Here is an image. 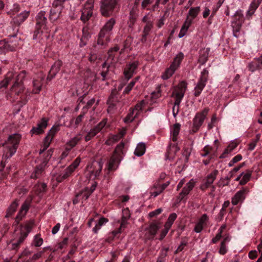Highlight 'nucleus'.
<instances>
[{
	"label": "nucleus",
	"mask_w": 262,
	"mask_h": 262,
	"mask_svg": "<svg viewBox=\"0 0 262 262\" xmlns=\"http://www.w3.org/2000/svg\"><path fill=\"white\" fill-rule=\"evenodd\" d=\"M26 76V72L25 70L20 72L18 74L12 71L8 72L5 78L0 82V92L4 91L8 85L12 82L13 84L11 88L12 93L19 96L25 90L23 81Z\"/></svg>",
	"instance_id": "nucleus-1"
},
{
	"label": "nucleus",
	"mask_w": 262,
	"mask_h": 262,
	"mask_svg": "<svg viewBox=\"0 0 262 262\" xmlns=\"http://www.w3.org/2000/svg\"><path fill=\"white\" fill-rule=\"evenodd\" d=\"M20 138L19 134H13L10 135L7 141L3 144V146L5 147L4 157L5 159L11 158L16 152Z\"/></svg>",
	"instance_id": "nucleus-2"
},
{
	"label": "nucleus",
	"mask_w": 262,
	"mask_h": 262,
	"mask_svg": "<svg viewBox=\"0 0 262 262\" xmlns=\"http://www.w3.org/2000/svg\"><path fill=\"white\" fill-rule=\"evenodd\" d=\"M124 143L123 142L116 146L108 163L107 168L109 171L115 170L118 168L124 155Z\"/></svg>",
	"instance_id": "nucleus-3"
},
{
	"label": "nucleus",
	"mask_w": 262,
	"mask_h": 262,
	"mask_svg": "<svg viewBox=\"0 0 262 262\" xmlns=\"http://www.w3.org/2000/svg\"><path fill=\"white\" fill-rule=\"evenodd\" d=\"M46 14L45 11H40L35 17L36 24L35 29L33 35V39H36L38 37V35H41L43 31H48L49 30Z\"/></svg>",
	"instance_id": "nucleus-4"
},
{
	"label": "nucleus",
	"mask_w": 262,
	"mask_h": 262,
	"mask_svg": "<svg viewBox=\"0 0 262 262\" xmlns=\"http://www.w3.org/2000/svg\"><path fill=\"white\" fill-rule=\"evenodd\" d=\"M184 58V55L182 52H179L174 58L173 61L169 68H167L161 75V78L163 80L169 79L174 73L180 66L181 63Z\"/></svg>",
	"instance_id": "nucleus-5"
},
{
	"label": "nucleus",
	"mask_w": 262,
	"mask_h": 262,
	"mask_svg": "<svg viewBox=\"0 0 262 262\" xmlns=\"http://www.w3.org/2000/svg\"><path fill=\"white\" fill-rule=\"evenodd\" d=\"M119 0H101L100 11L102 16L109 17L114 15Z\"/></svg>",
	"instance_id": "nucleus-6"
},
{
	"label": "nucleus",
	"mask_w": 262,
	"mask_h": 262,
	"mask_svg": "<svg viewBox=\"0 0 262 262\" xmlns=\"http://www.w3.org/2000/svg\"><path fill=\"white\" fill-rule=\"evenodd\" d=\"M33 222L32 221L26 223L24 226L20 225V236L18 239L16 241L14 240L12 245V249L15 250L19 247L20 244L23 243L25 239L28 236L29 233L30 232L33 225Z\"/></svg>",
	"instance_id": "nucleus-7"
},
{
	"label": "nucleus",
	"mask_w": 262,
	"mask_h": 262,
	"mask_svg": "<svg viewBox=\"0 0 262 262\" xmlns=\"http://www.w3.org/2000/svg\"><path fill=\"white\" fill-rule=\"evenodd\" d=\"M209 109L208 107L205 108L201 112L196 114L193 119V125L191 129L190 130V134L196 133L202 125L206 116L209 112Z\"/></svg>",
	"instance_id": "nucleus-8"
},
{
	"label": "nucleus",
	"mask_w": 262,
	"mask_h": 262,
	"mask_svg": "<svg viewBox=\"0 0 262 262\" xmlns=\"http://www.w3.org/2000/svg\"><path fill=\"white\" fill-rule=\"evenodd\" d=\"M18 39L10 40L5 39L0 40V54H5L9 52H13L18 46Z\"/></svg>",
	"instance_id": "nucleus-9"
},
{
	"label": "nucleus",
	"mask_w": 262,
	"mask_h": 262,
	"mask_svg": "<svg viewBox=\"0 0 262 262\" xmlns=\"http://www.w3.org/2000/svg\"><path fill=\"white\" fill-rule=\"evenodd\" d=\"M208 71L207 69H204L201 72L199 81L194 88V95L195 97H198L201 94L208 81Z\"/></svg>",
	"instance_id": "nucleus-10"
},
{
	"label": "nucleus",
	"mask_w": 262,
	"mask_h": 262,
	"mask_svg": "<svg viewBox=\"0 0 262 262\" xmlns=\"http://www.w3.org/2000/svg\"><path fill=\"white\" fill-rule=\"evenodd\" d=\"M94 0H88L81 10L80 19L83 23L87 21L92 16L94 8Z\"/></svg>",
	"instance_id": "nucleus-11"
},
{
	"label": "nucleus",
	"mask_w": 262,
	"mask_h": 262,
	"mask_svg": "<svg viewBox=\"0 0 262 262\" xmlns=\"http://www.w3.org/2000/svg\"><path fill=\"white\" fill-rule=\"evenodd\" d=\"M233 17L234 20L232 22L233 35L237 37V33L239 32L244 21V16L242 10H237L234 14Z\"/></svg>",
	"instance_id": "nucleus-12"
},
{
	"label": "nucleus",
	"mask_w": 262,
	"mask_h": 262,
	"mask_svg": "<svg viewBox=\"0 0 262 262\" xmlns=\"http://www.w3.org/2000/svg\"><path fill=\"white\" fill-rule=\"evenodd\" d=\"M219 173V171L216 169L214 170L203 180L202 183L200 186L201 190L204 191L211 186L213 182Z\"/></svg>",
	"instance_id": "nucleus-13"
},
{
	"label": "nucleus",
	"mask_w": 262,
	"mask_h": 262,
	"mask_svg": "<svg viewBox=\"0 0 262 262\" xmlns=\"http://www.w3.org/2000/svg\"><path fill=\"white\" fill-rule=\"evenodd\" d=\"M139 66V62L138 61H134L126 65L124 69L123 74L127 80H128L133 77Z\"/></svg>",
	"instance_id": "nucleus-14"
},
{
	"label": "nucleus",
	"mask_w": 262,
	"mask_h": 262,
	"mask_svg": "<svg viewBox=\"0 0 262 262\" xmlns=\"http://www.w3.org/2000/svg\"><path fill=\"white\" fill-rule=\"evenodd\" d=\"M19 30V27L18 26L12 24L11 22L10 26L7 28L5 32L6 35L8 37V39L15 40L18 38L19 42L20 40V37L17 36Z\"/></svg>",
	"instance_id": "nucleus-15"
},
{
	"label": "nucleus",
	"mask_w": 262,
	"mask_h": 262,
	"mask_svg": "<svg viewBox=\"0 0 262 262\" xmlns=\"http://www.w3.org/2000/svg\"><path fill=\"white\" fill-rule=\"evenodd\" d=\"M62 65V62L61 60H58L54 62L49 72L48 75L47 77V81H50L55 77L57 74L60 70Z\"/></svg>",
	"instance_id": "nucleus-16"
},
{
	"label": "nucleus",
	"mask_w": 262,
	"mask_h": 262,
	"mask_svg": "<svg viewBox=\"0 0 262 262\" xmlns=\"http://www.w3.org/2000/svg\"><path fill=\"white\" fill-rule=\"evenodd\" d=\"M49 119L46 118H42L40 121L38 122L37 126L33 127L31 130L32 134L39 135L44 133V130L48 126Z\"/></svg>",
	"instance_id": "nucleus-17"
},
{
	"label": "nucleus",
	"mask_w": 262,
	"mask_h": 262,
	"mask_svg": "<svg viewBox=\"0 0 262 262\" xmlns=\"http://www.w3.org/2000/svg\"><path fill=\"white\" fill-rule=\"evenodd\" d=\"M30 11L25 10L16 15H15L12 17V19L11 21L12 24L19 27L20 25L28 17Z\"/></svg>",
	"instance_id": "nucleus-18"
},
{
	"label": "nucleus",
	"mask_w": 262,
	"mask_h": 262,
	"mask_svg": "<svg viewBox=\"0 0 262 262\" xmlns=\"http://www.w3.org/2000/svg\"><path fill=\"white\" fill-rule=\"evenodd\" d=\"M249 190L247 188H243L242 190L238 191L232 199V203L233 205H236L241 202H243Z\"/></svg>",
	"instance_id": "nucleus-19"
},
{
	"label": "nucleus",
	"mask_w": 262,
	"mask_h": 262,
	"mask_svg": "<svg viewBox=\"0 0 262 262\" xmlns=\"http://www.w3.org/2000/svg\"><path fill=\"white\" fill-rule=\"evenodd\" d=\"M52 6L50 10L49 19L53 23L60 17L63 7L62 5Z\"/></svg>",
	"instance_id": "nucleus-20"
},
{
	"label": "nucleus",
	"mask_w": 262,
	"mask_h": 262,
	"mask_svg": "<svg viewBox=\"0 0 262 262\" xmlns=\"http://www.w3.org/2000/svg\"><path fill=\"white\" fill-rule=\"evenodd\" d=\"M247 68L251 72L262 70V55L259 57L254 58L253 61L249 63Z\"/></svg>",
	"instance_id": "nucleus-21"
},
{
	"label": "nucleus",
	"mask_w": 262,
	"mask_h": 262,
	"mask_svg": "<svg viewBox=\"0 0 262 262\" xmlns=\"http://www.w3.org/2000/svg\"><path fill=\"white\" fill-rule=\"evenodd\" d=\"M160 229V223L158 222H152L149 227L147 229V238L153 239L156 235L158 230Z\"/></svg>",
	"instance_id": "nucleus-22"
},
{
	"label": "nucleus",
	"mask_w": 262,
	"mask_h": 262,
	"mask_svg": "<svg viewBox=\"0 0 262 262\" xmlns=\"http://www.w3.org/2000/svg\"><path fill=\"white\" fill-rule=\"evenodd\" d=\"M119 101V93L116 89L112 90L111 93L107 100V104L109 105L108 109L113 108L117 102Z\"/></svg>",
	"instance_id": "nucleus-23"
},
{
	"label": "nucleus",
	"mask_w": 262,
	"mask_h": 262,
	"mask_svg": "<svg viewBox=\"0 0 262 262\" xmlns=\"http://www.w3.org/2000/svg\"><path fill=\"white\" fill-rule=\"evenodd\" d=\"M93 169L89 170V173L90 174V178L95 179L98 177L102 170V165L98 162H94L93 165Z\"/></svg>",
	"instance_id": "nucleus-24"
},
{
	"label": "nucleus",
	"mask_w": 262,
	"mask_h": 262,
	"mask_svg": "<svg viewBox=\"0 0 262 262\" xmlns=\"http://www.w3.org/2000/svg\"><path fill=\"white\" fill-rule=\"evenodd\" d=\"M29 209V205L26 202L21 205L20 210L19 211L17 216L15 218L14 225H18L19 222L25 216L26 213Z\"/></svg>",
	"instance_id": "nucleus-25"
},
{
	"label": "nucleus",
	"mask_w": 262,
	"mask_h": 262,
	"mask_svg": "<svg viewBox=\"0 0 262 262\" xmlns=\"http://www.w3.org/2000/svg\"><path fill=\"white\" fill-rule=\"evenodd\" d=\"M82 135L81 134H78L74 137L72 138L66 145V150L70 151L74 147L77 143L82 139Z\"/></svg>",
	"instance_id": "nucleus-26"
},
{
	"label": "nucleus",
	"mask_w": 262,
	"mask_h": 262,
	"mask_svg": "<svg viewBox=\"0 0 262 262\" xmlns=\"http://www.w3.org/2000/svg\"><path fill=\"white\" fill-rule=\"evenodd\" d=\"M116 21L114 18H110L104 25L102 29L100 30L102 34H107L110 35L111 31L112 30Z\"/></svg>",
	"instance_id": "nucleus-27"
},
{
	"label": "nucleus",
	"mask_w": 262,
	"mask_h": 262,
	"mask_svg": "<svg viewBox=\"0 0 262 262\" xmlns=\"http://www.w3.org/2000/svg\"><path fill=\"white\" fill-rule=\"evenodd\" d=\"M210 52V48L202 49L199 51V57L198 61L202 65L204 64L208 60V55Z\"/></svg>",
	"instance_id": "nucleus-28"
},
{
	"label": "nucleus",
	"mask_w": 262,
	"mask_h": 262,
	"mask_svg": "<svg viewBox=\"0 0 262 262\" xmlns=\"http://www.w3.org/2000/svg\"><path fill=\"white\" fill-rule=\"evenodd\" d=\"M18 205V201L17 200H15L7 209L5 217L9 218L12 216L16 212Z\"/></svg>",
	"instance_id": "nucleus-29"
},
{
	"label": "nucleus",
	"mask_w": 262,
	"mask_h": 262,
	"mask_svg": "<svg viewBox=\"0 0 262 262\" xmlns=\"http://www.w3.org/2000/svg\"><path fill=\"white\" fill-rule=\"evenodd\" d=\"M91 37V34L89 32V28L85 26L82 28V35L80 39V46L81 47L85 46L88 40Z\"/></svg>",
	"instance_id": "nucleus-30"
},
{
	"label": "nucleus",
	"mask_w": 262,
	"mask_h": 262,
	"mask_svg": "<svg viewBox=\"0 0 262 262\" xmlns=\"http://www.w3.org/2000/svg\"><path fill=\"white\" fill-rule=\"evenodd\" d=\"M46 163H42L36 166L34 172L31 174V178L32 179H37L39 178L41 173L43 172Z\"/></svg>",
	"instance_id": "nucleus-31"
},
{
	"label": "nucleus",
	"mask_w": 262,
	"mask_h": 262,
	"mask_svg": "<svg viewBox=\"0 0 262 262\" xmlns=\"http://www.w3.org/2000/svg\"><path fill=\"white\" fill-rule=\"evenodd\" d=\"M261 1L262 0H253L250 5L249 9L247 12V16L251 17L253 15L255 10L260 4Z\"/></svg>",
	"instance_id": "nucleus-32"
},
{
	"label": "nucleus",
	"mask_w": 262,
	"mask_h": 262,
	"mask_svg": "<svg viewBox=\"0 0 262 262\" xmlns=\"http://www.w3.org/2000/svg\"><path fill=\"white\" fill-rule=\"evenodd\" d=\"M195 185V181L193 179H191L183 187L182 192L185 195H187L193 189Z\"/></svg>",
	"instance_id": "nucleus-33"
},
{
	"label": "nucleus",
	"mask_w": 262,
	"mask_h": 262,
	"mask_svg": "<svg viewBox=\"0 0 262 262\" xmlns=\"http://www.w3.org/2000/svg\"><path fill=\"white\" fill-rule=\"evenodd\" d=\"M20 6L17 4H14L12 7L9 8L8 6H6L7 13L10 15V17H13L15 15L18 13L20 11Z\"/></svg>",
	"instance_id": "nucleus-34"
},
{
	"label": "nucleus",
	"mask_w": 262,
	"mask_h": 262,
	"mask_svg": "<svg viewBox=\"0 0 262 262\" xmlns=\"http://www.w3.org/2000/svg\"><path fill=\"white\" fill-rule=\"evenodd\" d=\"M187 88V82L185 81H182L178 84V85L175 86L173 92L175 93H178L179 94H181L180 93H182L183 95H184Z\"/></svg>",
	"instance_id": "nucleus-35"
},
{
	"label": "nucleus",
	"mask_w": 262,
	"mask_h": 262,
	"mask_svg": "<svg viewBox=\"0 0 262 262\" xmlns=\"http://www.w3.org/2000/svg\"><path fill=\"white\" fill-rule=\"evenodd\" d=\"M181 125L179 123H176L173 125L171 130L172 141L176 142L178 140V137L180 133Z\"/></svg>",
	"instance_id": "nucleus-36"
},
{
	"label": "nucleus",
	"mask_w": 262,
	"mask_h": 262,
	"mask_svg": "<svg viewBox=\"0 0 262 262\" xmlns=\"http://www.w3.org/2000/svg\"><path fill=\"white\" fill-rule=\"evenodd\" d=\"M145 150V144L142 142H140L139 144H138L135 150L134 154L138 157L142 156L144 154Z\"/></svg>",
	"instance_id": "nucleus-37"
},
{
	"label": "nucleus",
	"mask_w": 262,
	"mask_h": 262,
	"mask_svg": "<svg viewBox=\"0 0 262 262\" xmlns=\"http://www.w3.org/2000/svg\"><path fill=\"white\" fill-rule=\"evenodd\" d=\"M53 139L52 137L47 134L43 140V145L41 147L42 148L39 150V154H42L48 148Z\"/></svg>",
	"instance_id": "nucleus-38"
},
{
	"label": "nucleus",
	"mask_w": 262,
	"mask_h": 262,
	"mask_svg": "<svg viewBox=\"0 0 262 262\" xmlns=\"http://www.w3.org/2000/svg\"><path fill=\"white\" fill-rule=\"evenodd\" d=\"M138 10L132 9L129 13V27H132L135 24L138 17Z\"/></svg>",
	"instance_id": "nucleus-39"
},
{
	"label": "nucleus",
	"mask_w": 262,
	"mask_h": 262,
	"mask_svg": "<svg viewBox=\"0 0 262 262\" xmlns=\"http://www.w3.org/2000/svg\"><path fill=\"white\" fill-rule=\"evenodd\" d=\"M163 191V190L161 188V184L159 183H156L154 184L152 188V191L151 192V195L154 197H156Z\"/></svg>",
	"instance_id": "nucleus-40"
},
{
	"label": "nucleus",
	"mask_w": 262,
	"mask_h": 262,
	"mask_svg": "<svg viewBox=\"0 0 262 262\" xmlns=\"http://www.w3.org/2000/svg\"><path fill=\"white\" fill-rule=\"evenodd\" d=\"M110 40V36L107 34H102L101 32H99L97 40L98 45L103 46L107 43Z\"/></svg>",
	"instance_id": "nucleus-41"
},
{
	"label": "nucleus",
	"mask_w": 262,
	"mask_h": 262,
	"mask_svg": "<svg viewBox=\"0 0 262 262\" xmlns=\"http://www.w3.org/2000/svg\"><path fill=\"white\" fill-rule=\"evenodd\" d=\"M132 108H130L129 112L127 116L124 119V122L126 123H130L134 120V119L138 117V116L135 113Z\"/></svg>",
	"instance_id": "nucleus-42"
},
{
	"label": "nucleus",
	"mask_w": 262,
	"mask_h": 262,
	"mask_svg": "<svg viewBox=\"0 0 262 262\" xmlns=\"http://www.w3.org/2000/svg\"><path fill=\"white\" fill-rule=\"evenodd\" d=\"M146 103L147 102L145 100H142L137 103L135 107L132 108V110H134L135 112H136V114L139 116L140 112L142 111L143 107L145 106Z\"/></svg>",
	"instance_id": "nucleus-43"
},
{
	"label": "nucleus",
	"mask_w": 262,
	"mask_h": 262,
	"mask_svg": "<svg viewBox=\"0 0 262 262\" xmlns=\"http://www.w3.org/2000/svg\"><path fill=\"white\" fill-rule=\"evenodd\" d=\"M41 80L36 79L34 80L33 81V89L32 90V92L34 94H38L40 91L41 86H42V82Z\"/></svg>",
	"instance_id": "nucleus-44"
},
{
	"label": "nucleus",
	"mask_w": 262,
	"mask_h": 262,
	"mask_svg": "<svg viewBox=\"0 0 262 262\" xmlns=\"http://www.w3.org/2000/svg\"><path fill=\"white\" fill-rule=\"evenodd\" d=\"M200 11L201 8L199 6L191 7L187 16H189V17L193 19L198 16Z\"/></svg>",
	"instance_id": "nucleus-45"
},
{
	"label": "nucleus",
	"mask_w": 262,
	"mask_h": 262,
	"mask_svg": "<svg viewBox=\"0 0 262 262\" xmlns=\"http://www.w3.org/2000/svg\"><path fill=\"white\" fill-rule=\"evenodd\" d=\"M119 50V47L118 45H116L113 48H111L109 49L107 54H108V58H107V61L111 60L112 62L114 60V57L115 56V54L117 52H118Z\"/></svg>",
	"instance_id": "nucleus-46"
},
{
	"label": "nucleus",
	"mask_w": 262,
	"mask_h": 262,
	"mask_svg": "<svg viewBox=\"0 0 262 262\" xmlns=\"http://www.w3.org/2000/svg\"><path fill=\"white\" fill-rule=\"evenodd\" d=\"M177 217V215L176 213H171L169 215L167 221L164 224V227H167V228L170 229Z\"/></svg>",
	"instance_id": "nucleus-47"
},
{
	"label": "nucleus",
	"mask_w": 262,
	"mask_h": 262,
	"mask_svg": "<svg viewBox=\"0 0 262 262\" xmlns=\"http://www.w3.org/2000/svg\"><path fill=\"white\" fill-rule=\"evenodd\" d=\"M80 162V159L77 158L72 163L69 165L66 169L71 174L74 170L78 166Z\"/></svg>",
	"instance_id": "nucleus-48"
},
{
	"label": "nucleus",
	"mask_w": 262,
	"mask_h": 262,
	"mask_svg": "<svg viewBox=\"0 0 262 262\" xmlns=\"http://www.w3.org/2000/svg\"><path fill=\"white\" fill-rule=\"evenodd\" d=\"M121 233V228H119L113 231L111 233H110L106 239V242L108 243H111L114 241L115 238Z\"/></svg>",
	"instance_id": "nucleus-49"
},
{
	"label": "nucleus",
	"mask_w": 262,
	"mask_h": 262,
	"mask_svg": "<svg viewBox=\"0 0 262 262\" xmlns=\"http://www.w3.org/2000/svg\"><path fill=\"white\" fill-rule=\"evenodd\" d=\"M252 174V171L250 170H247L246 172L243 175V177L239 182V184L241 185L246 184L249 180L251 178Z\"/></svg>",
	"instance_id": "nucleus-50"
},
{
	"label": "nucleus",
	"mask_w": 262,
	"mask_h": 262,
	"mask_svg": "<svg viewBox=\"0 0 262 262\" xmlns=\"http://www.w3.org/2000/svg\"><path fill=\"white\" fill-rule=\"evenodd\" d=\"M133 37L131 36H128L126 39L123 41V48L121 49L120 54H121L125 49L129 48L133 41Z\"/></svg>",
	"instance_id": "nucleus-51"
},
{
	"label": "nucleus",
	"mask_w": 262,
	"mask_h": 262,
	"mask_svg": "<svg viewBox=\"0 0 262 262\" xmlns=\"http://www.w3.org/2000/svg\"><path fill=\"white\" fill-rule=\"evenodd\" d=\"M181 94H179L178 93H175L172 92L171 97L175 98L174 105H180V103L182 101V99L184 97V95H183L182 93H180Z\"/></svg>",
	"instance_id": "nucleus-52"
},
{
	"label": "nucleus",
	"mask_w": 262,
	"mask_h": 262,
	"mask_svg": "<svg viewBox=\"0 0 262 262\" xmlns=\"http://www.w3.org/2000/svg\"><path fill=\"white\" fill-rule=\"evenodd\" d=\"M70 175L71 174L66 169H65L62 173L56 177V180L58 183H60L68 178Z\"/></svg>",
	"instance_id": "nucleus-53"
},
{
	"label": "nucleus",
	"mask_w": 262,
	"mask_h": 262,
	"mask_svg": "<svg viewBox=\"0 0 262 262\" xmlns=\"http://www.w3.org/2000/svg\"><path fill=\"white\" fill-rule=\"evenodd\" d=\"M60 125L59 124L53 125L50 130L48 132L47 134H48L53 139L55 135L60 130Z\"/></svg>",
	"instance_id": "nucleus-54"
},
{
	"label": "nucleus",
	"mask_w": 262,
	"mask_h": 262,
	"mask_svg": "<svg viewBox=\"0 0 262 262\" xmlns=\"http://www.w3.org/2000/svg\"><path fill=\"white\" fill-rule=\"evenodd\" d=\"M69 241V238L68 237H65L63 238V239L58 243V244L57 245V248L53 250V252H55L58 250H61L63 248H64L68 243Z\"/></svg>",
	"instance_id": "nucleus-55"
},
{
	"label": "nucleus",
	"mask_w": 262,
	"mask_h": 262,
	"mask_svg": "<svg viewBox=\"0 0 262 262\" xmlns=\"http://www.w3.org/2000/svg\"><path fill=\"white\" fill-rule=\"evenodd\" d=\"M43 243V239L40 237V234H37L34 237L33 244L35 247H39Z\"/></svg>",
	"instance_id": "nucleus-56"
},
{
	"label": "nucleus",
	"mask_w": 262,
	"mask_h": 262,
	"mask_svg": "<svg viewBox=\"0 0 262 262\" xmlns=\"http://www.w3.org/2000/svg\"><path fill=\"white\" fill-rule=\"evenodd\" d=\"M98 133L94 129L92 128L86 134L84 137V140L86 142L91 140L94 138Z\"/></svg>",
	"instance_id": "nucleus-57"
},
{
	"label": "nucleus",
	"mask_w": 262,
	"mask_h": 262,
	"mask_svg": "<svg viewBox=\"0 0 262 262\" xmlns=\"http://www.w3.org/2000/svg\"><path fill=\"white\" fill-rule=\"evenodd\" d=\"M106 123V120L105 119H103L100 122H99L96 126L93 127V128L95 129V130L97 133H99L102 128L105 126Z\"/></svg>",
	"instance_id": "nucleus-58"
},
{
	"label": "nucleus",
	"mask_w": 262,
	"mask_h": 262,
	"mask_svg": "<svg viewBox=\"0 0 262 262\" xmlns=\"http://www.w3.org/2000/svg\"><path fill=\"white\" fill-rule=\"evenodd\" d=\"M230 180H227L226 177L225 178H222L217 183V185L219 187H223L225 186H228L229 184Z\"/></svg>",
	"instance_id": "nucleus-59"
},
{
	"label": "nucleus",
	"mask_w": 262,
	"mask_h": 262,
	"mask_svg": "<svg viewBox=\"0 0 262 262\" xmlns=\"http://www.w3.org/2000/svg\"><path fill=\"white\" fill-rule=\"evenodd\" d=\"M153 0H143L141 3V7L143 10H147L148 7L150 5L152 4L153 3Z\"/></svg>",
	"instance_id": "nucleus-60"
},
{
	"label": "nucleus",
	"mask_w": 262,
	"mask_h": 262,
	"mask_svg": "<svg viewBox=\"0 0 262 262\" xmlns=\"http://www.w3.org/2000/svg\"><path fill=\"white\" fill-rule=\"evenodd\" d=\"M135 82L130 81V83L126 86L125 88L123 94H128L131 90L133 89V87L135 86Z\"/></svg>",
	"instance_id": "nucleus-61"
},
{
	"label": "nucleus",
	"mask_w": 262,
	"mask_h": 262,
	"mask_svg": "<svg viewBox=\"0 0 262 262\" xmlns=\"http://www.w3.org/2000/svg\"><path fill=\"white\" fill-rule=\"evenodd\" d=\"M191 152V148L189 147H185L183 151V156L185 157V160L188 161L189 157Z\"/></svg>",
	"instance_id": "nucleus-62"
},
{
	"label": "nucleus",
	"mask_w": 262,
	"mask_h": 262,
	"mask_svg": "<svg viewBox=\"0 0 262 262\" xmlns=\"http://www.w3.org/2000/svg\"><path fill=\"white\" fill-rule=\"evenodd\" d=\"M217 120V118L215 114H213L211 117V121L208 124V129L210 130L212 129L214 125V123L216 122Z\"/></svg>",
	"instance_id": "nucleus-63"
},
{
	"label": "nucleus",
	"mask_w": 262,
	"mask_h": 262,
	"mask_svg": "<svg viewBox=\"0 0 262 262\" xmlns=\"http://www.w3.org/2000/svg\"><path fill=\"white\" fill-rule=\"evenodd\" d=\"M193 20V19L189 17V16H187L186 19L182 26L188 29L191 25L192 24Z\"/></svg>",
	"instance_id": "nucleus-64"
}]
</instances>
